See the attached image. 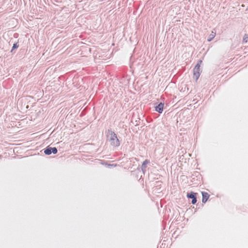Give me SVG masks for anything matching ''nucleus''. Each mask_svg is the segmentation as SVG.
Here are the masks:
<instances>
[{
	"instance_id": "nucleus-12",
	"label": "nucleus",
	"mask_w": 248,
	"mask_h": 248,
	"mask_svg": "<svg viewBox=\"0 0 248 248\" xmlns=\"http://www.w3.org/2000/svg\"><path fill=\"white\" fill-rule=\"evenodd\" d=\"M108 166H112L113 165V164H108Z\"/></svg>"
},
{
	"instance_id": "nucleus-5",
	"label": "nucleus",
	"mask_w": 248,
	"mask_h": 248,
	"mask_svg": "<svg viewBox=\"0 0 248 248\" xmlns=\"http://www.w3.org/2000/svg\"><path fill=\"white\" fill-rule=\"evenodd\" d=\"M164 106V102H160L155 107V110L159 113H162Z\"/></svg>"
},
{
	"instance_id": "nucleus-8",
	"label": "nucleus",
	"mask_w": 248,
	"mask_h": 248,
	"mask_svg": "<svg viewBox=\"0 0 248 248\" xmlns=\"http://www.w3.org/2000/svg\"><path fill=\"white\" fill-rule=\"evenodd\" d=\"M150 163V161L148 159H145L142 164L141 169V170L144 172L146 170V166Z\"/></svg>"
},
{
	"instance_id": "nucleus-3",
	"label": "nucleus",
	"mask_w": 248,
	"mask_h": 248,
	"mask_svg": "<svg viewBox=\"0 0 248 248\" xmlns=\"http://www.w3.org/2000/svg\"><path fill=\"white\" fill-rule=\"evenodd\" d=\"M58 152V150L56 147H51L50 146H47L44 149V153L46 155H50L51 154H56Z\"/></svg>"
},
{
	"instance_id": "nucleus-11",
	"label": "nucleus",
	"mask_w": 248,
	"mask_h": 248,
	"mask_svg": "<svg viewBox=\"0 0 248 248\" xmlns=\"http://www.w3.org/2000/svg\"><path fill=\"white\" fill-rule=\"evenodd\" d=\"M18 34L17 33H15L14 34V36L15 37H16V36Z\"/></svg>"
},
{
	"instance_id": "nucleus-10",
	"label": "nucleus",
	"mask_w": 248,
	"mask_h": 248,
	"mask_svg": "<svg viewBox=\"0 0 248 248\" xmlns=\"http://www.w3.org/2000/svg\"><path fill=\"white\" fill-rule=\"evenodd\" d=\"M248 41V35L247 34H245L244 36L243 40H242V44H246Z\"/></svg>"
},
{
	"instance_id": "nucleus-9",
	"label": "nucleus",
	"mask_w": 248,
	"mask_h": 248,
	"mask_svg": "<svg viewBox=\"0 0 248 248\" xmlns=\"http://www.w3.org/2000/svg\"><path fill=\"white\" fill-rule=\"evenodd\" d=\"M19 47V45L18 42H15L13 44V46L12 47V49L10 51V52L12 54H14L16 53L15 50L16 49Z\"/></svg>"
},
{
	"instance_id": "nucleus-2",
	"label": "nucleus",
	"mask_w": 248,
	"mask_h": 248,
	"mask_svg": "<svg viewBox=\"0 0 248 248\" xmlns=\"http://www.w3.org/2000/svg\"><path fill=\"white\" fill-rule=\"evenodd\" d=\"M202 61L199 60L193 69V79L197 81L199 78L202 71L200 69L201 64L202 63Z\"/></svg>"
},
{
	"instance_id": "nucleus-1",
	"label": "nucleus",
	"mask_w": 248,
	"mask_h": 248,
	"mask_svg": "<svg viewBox=\"0 0 248 248\" xmlns=\"http://www.w3.org/2000/svg\"><path fill=\"white\" fill-rule=\"evenodd\" d=\"M106 133V136L110 141V144L113 147H119L120 145V142L117 138V134L112 131L111 129H108Z\"/></svg>"
},
{
	"instance_id": "nucleus-13",
	"label": "nucleus",
	"mask_w": 248,
	"mask_h": 248,
	"mask_svg": "<svg viewBox=\"0 0 248 248\" xmlns=\"http://www.w3.org/2000/svg\"><path fill=\"white\" fill-rule=\"evenodd\" d=\"M179 220L178 219V218H177V219H176V221H179Z\"/></svg>"
},
{
	"instance_id": "nucleus-7",
	"label": "nucleus",
	"mask_w": 248,
	"mask_h": 248,
	"mask_svg": "<svg viewBox=\"0 0 248 248\" xmlns=\"http://www.w3.org/2000/svg\"><path fill=\"white\" fill-rule=\"evenodd\" d=\"M216 31L214 29L212 31L211 33L210 34V35L207 39V41L211 42L214 38V37L216 36Z\"/></svg>"
},
{
	"instance_id": "nucleus-6",
	"label": "nucleus",
	"mask_w": 248,
	"mask_h": 248,
	"mask_svg": "<svg viewBox=\"0 0 248 248\" xmlns=\"http://www.w3.org/2000/svg\"><path fill=\"white\" fill-rule=\"evenodd\" d=\"M202 202L205 203L206 202L208 199L209 198L210 195L206 192H202Z\"/></svg>"
},
{
	"instance_id": "nucleus-4",
	"label": "nucleus",
	"mask_w": 248,
	"mask_h": 248,
	"mask_svg": "<svg viewBox=\"0 0 248 248\" xmlns=\"http://www.w3.org/2000/svg\"><path fill=\"white\" fill-rule=\"evenodd\" d=\"M197 193H195L193 191H191L190 192H187L186 194L187 198L188 199H191V203L192 204H195L197 202Z\"/></svg>"
}]
</instances>
